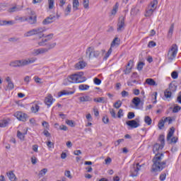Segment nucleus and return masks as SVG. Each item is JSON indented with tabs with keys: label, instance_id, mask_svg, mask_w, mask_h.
I'll return each mask as SVG.
<instances>
[{
	"label": "nucleus",
	"instance_id": "nucleus-1",
	"mask_svg": "<svg viewBox=\"0 0 181 181\" xmlns=\"http://www.w3.org/2000/svg\"><path fill=\"white\" fill-rule=\"evenodd\" d=\"M163 149V147L159 144H156L153 147V152L156 156L153 158V165L151 168L152 172H160L166 168V161L162 162V157L163 153H159V150Z\"/></svg>",
	"mask_w": 181,
	"mask_h": 181
},
{
	"label": "nucleus",
	"instance_id": "nucleus-2",
	"mask_svg": "<svg viewBox=\"0 0 181 181\" xmlns=\"http://www.w3.org/2000/svg\"><path fill=\"white\" fill-rule=\"evenodd\" d=\"M36 58H28L24 59H17L11 61L9 63L10 67H25V66H29V64H33L36 62Z\"/></svg>",
	"mask_w": 181,
	"mask_h": 181
},
{
	"label": "nucleus",
	"instance_id": "nucleus-3",
	"mask_svg": "<svg viewBox=\"0 0 181 181\" xmlns=\"http://www.w3.org/2000/svg\"><path fill=\"white\" fill-rule=\"evenodd\" d=\"M67 81H69V83H84V81H86L87 78L84 76L83 72H78V74H74L71 76H69L67 78Z\"/></svg>",
	"mask_w": 181,
	"mask_h": 181
},
{
	"label": "nucleus",
	"instance_id": "nucleus-4",
	"mask_svg": "<svg viewBox=\"0 0 181 181\" xmlns=\"http://www.w3.org/2000/svg\"><path fill=\"white\" fill-rule=\"evenodd\" d=\"M43 32H46V28H34L27 32L25 34H24V36H25V37H29V36H33L35 35H37L39 36V38L42 39V37L45 36V34H43Z\"/></svg>",
	"mask_w": 181,
	"mask_h": 181
},
{
	"label": "nucleus",
	"instance_id": "nucleus-5",
	"mask_svg": "<svg viewBox=\"0 0 181 181\" xmlns=\"http://www.w3.org/2000/svg\"><path fill=\"white\" fill-rule=\"evenodd\" d=\"M100 54H101V52L98 50H95L94 47H88L86 51V57L88 59H97L100 57Z\"/></svg>",
	"mask_w": 181,
	"mask_h": 181
},
{
	"label": "nucleus",
	"instance_id": "nucleus-6",
	"mask_svg": "<svg viewBox=\"0 0 181 181\" xmlns=\"http://www.w3.org/2000/svg\"><path fill=\"white\" fill-rule=\"evenodd\" d=\"M176 54H177V45L176 44H173L168 52L167 57L170 62H172L175 59Z\"/></svg>",
	"mask_w": 181,
	"mask_h": 181
},
{
	"label": "nucleus",
	"instance_id": "nucleus-7",
	"mask_svg": "<svg viewBox=\"0 0 181 181\" xmlns=\"http://www.w3.org/2000/svg\"><path fill=\"white\" fill-rule=\"evenodd\" d=\"M173 134H175V127H171L167 135V142L169 144H176L177 142L178 138L173 136ZM172 136L173 137L172 138Z\"/></svg>",
	"mask_w": 181,
	"mask_h": 181
},
{
	"label": "nucleus",
	"instance_id": "nucleus-8",
	"mask_svg": "<svg viewBox=\"0 0 181 181\" xmlns=\"http://www.w3.org/2000/svg\"><path fill=\"white\" fill-rule=\"evenodd\" d=\"M30 11L28 18H26L25 21L28 22L30 25H35L37 22V16H36V13L30 9H28Z\"/></svg>",
	"mask_w": 181,
	"mask_h": 181
},
{
	"label": "nucleus",
	"instance_id": "nucleus-9",
	"mask_svg": "<svg viewBox=\"0 0 181 181\" xmlns=\"http://www.w3.org/2000/svg\"><path fill=\"white\" fill-rule=\"evenodd\" d=\"M115 45H119V39L118 37H115L111 43L110 48L108 49L107 52H106L105 57H103V60H107L111 53H112V47L115 46Z\"/></svg>",
	"mask_w": 181,
	"mask_h": 181
},
{
	"label": "nucleus",
	"instance_id": "nucleus-10",
	"mask_svg": "<svg viewBox=\"0 0 181 181\" xmlns=\"http://www.w3.org/2000/svg\"><path fill=\"white\" fill-rule=\"evenodd\" d=\"M141 170V165H139V163L134 164L133 167L131 168L130 170V175L132 177H136L138 176V173Z\"/></svg>",
	"mask_w": 181,
	"mask_h": 181
},
{
	"label": "nucleus",
	"instance_id": "nucleus-11",
	"mask_svg": "<svg viewBox=\"0 0 181 181\" xmlns=\"http://www.w3.org/2000/svg\"><path fill=\"white\" fill-rule=\"evenodd\" d=\"M14 117H16L18 121H22L23 122L28 121V115L22 112H16L14 114Z\"/></svg>",
	"mask_w": 181,
	"mask_h": 181
},
{
	"label": "nucleus",
	"instance_id": "nucleus-12",
	"mask_svg": "<svg viewBox=\"0 0 181 181\" xmlns=\"http://www.w3.org/2000/svg\"><path fill=\"white\" fill-rule=\"evenodd\" d=\"M127 125H128V127H130V128H138V127H140V124H139V118H136V119H133V120H129L127 122H126Z\"/></svg>",
	"mask_w": 181,
	"mask_h": 181
},
{
	"label": "nucleus",
	"instance_id": "nucleus-13",
	"mask_svg": "<svg viewBox=\"0 0 181 181\" xmlns=\"http://www.w3.org/2000/svg\"><path fill=\"white\" fill-rule=\"evenodd\" d=\"M125 29V18L120 17L117 23V32H122Z\"/></svg>",
	"mask_w": 181,
	"mask_h": 181
},
{
	"label": "nucleus",
	"instance_id": "nucleus-14",
	"mask_svg": "<svg viewBox=\"0 0 181 181\" xmlns=\"http://www.w3.org/2000/svg\"><path fill=\"white\" fill-rule=\"evenodd\" d=\"M54 21H56V16L50 15L42 21V24L49 25V23H53Z\"/></svg>",
	"mask_w": 181,
	"mask_h": 181
},
{
	"label": "nucleus",
	"instance_id": "nucleus-15",
	"mask_svg": "<svg viewBox=\"0 0 181 181\" xmlns=\"http://www.w3.org/2000/svg\"><path fill=\"white\" fill-rule=\"evenodd\" d=\"M49 52L48 49L46 48H39L33 50V54L34 56H37L39 54H43L44 53H47Z\"/></svg>",
	"mask_w": 181,
	"mask_h": 181
},
{
	"label": "nucleus",
	"instance_id": "nucleus-16",
	"mask_svg": "<svg viewBox=\"0 0 181 181\" xmlns=\"http://www.w3.org/2000/svg\"><path fill=\"white\" fill-rule=\"evenodd\" d=\"M53 101H54V99H53V96L49 94L45 99V104L47 105L49 108V107L52 106V104H53Z\"/></svg>",
	"mask_w": 181,
	"mask_h": 181
},
{
	"label": "nucleus",
	"instance_id": "nucleus-17",
	"mask_svg": "<svg viewBox=\"0 0 181 181\" xmlns=\"http://www.w3.org/2000/svg\"><path fill=\"white\" fill-rule=\"evenodd\" d=\"M133 66H134V61L129 60L127 64L126 70L124 71V74H129V73H131V71L132 70Z\"/></svg>",
	"mask_w": 181,
	"mask_h": 181
},
{
	"label": "nucleus",
	"instance_id": "nucleus-18",
	"mask_svg": "<svg viewBox=\"0 0 181 181\" xmlns=\"http://www.w3.org/2000/svg\"><path fill=\"white\" fill-rule=\"evenodd\" d=\"M80 103H87L89 101H93V98L88 95L81 96L78 98Z\"/></svg>",
	"mask_w": 181,
	"mask_h": 181
},
{
	"label": "nucleus",
	"instance_id": "nucleus-19",
	"mask_svg": "<svg viewBox=\"0 0 181 181\" xmlns=\"http://www.w3.org/2000/svg\"><path fill=\"white\" fill-rule=\"evenodd\" d=\"M86 62L81 61L75 64V69H76V70H81L86 67Z\"/></svg>",
	"mask_w": 181,
	"mask_h": 181
},
{
	"label": "nucleus",
	"instance_id": "nucleus-20",
	"mask_svg": "<svg viewBox=\"0 0 181 181\" xmlns=\"http://www.w3.org/2000/svg\"><path fill=\"white\" fill-rule=\"evenodd\" d=\"M95 103H102V104H107V98L104 97L95 98L93 99Z\"/></svg>",
	"mask_w": 181,
	"mask_h": 181
},
{
	"label": "nucleus",
	"instance_id": "nucleus-21",
	"mask_svg": "<svg viewBox=\"0 0 181 181\" xmlns=\"http://www.w3.org/2000/svg\"><path fill=\"white\" fill-rule=\"evenodd\" d=\"M7 176L11 181H16V175L13 173V171L7 173Z\"/></svg>",
	"mask_w": 181,
	"mask_h": 181
},
{
	"label": "nucleus",
	"instance_id": "nucleus-22",
	"mask_svg": "<svg viewBox=\"0 0 181 181\" xmlns=\"http://www.w3.org/2000/svg\"><path fill=\"white\" fill-rule=\"evenodd\" d=\"M40 107H39V103H33V106L31 107L32 112L36 113L39 111Z\"/></svg>",
	"mask_w": 181,
	"mask_h": 181
},
{
	"label": "nucleus",
	"instance_id": "nucleus-23",
	"mask_svg": "<svg viewBox=\"0 0 181 181\" xmlns=\"http://www.w3.org/2000/svg\"><path fill=\"white\" fill-rule=\"evenodd\" d=\"M132 103L135 105V107H139V104H141V98L135 97L132 99Z\"/></svg>",
	"mask_w": 181,
	"mask_h": 181
},
{
	"label": "nucleus",
	"instance_id": "nucleus-24",
	"mask_svg": "<svg viewBox=\"0 0 181 181\" xmlns=\"http://www.w3.org/2000/svg\"><path fill=\"white\" fill-rule=\"evenodd\" d=\"M28 134V130L25 131V132L22 133L19 131L17 132V136L21 139V141H23L25 139V136Z\"/></svg>",
	"mask_w": 181,
	"mask_h": 181
},
{
	"label": "nucleus",
	"instance_id": "nucleus-25",
	"mask_svg": "<svg viewBox=\"0 0 181 181\" xmlns=\"http://www.w3.org/2000/svg\"><path fill=\"white\" fill-rule=\"evenodd\" d=\"M158 7V0H153L151 2V4L148 8L153 9V11L156 10V8Z\"/></svg>",
	"mask_w": 181,
	"mask_h": 181
},
{
	"label": "nucleus",
	"instance_id": "nucleus-26",
	"mask_svg": "<svg viewBox=\"0 0 181 181\" xmlns=\"http://www.w3.org/2000/svg\"><path fill=\"white\" fill-rule=\"evenodd\" d=\"M168 118L166 117L164 120L163 119H160L158 122V127L159 128V129H162V128H163V127H165V122H166V121H168Z\"/></svg>",
	"mask_w": 181,
	"mask_h": 181
},
{
	"label": "nucleus",
	"instance_id": "nucleus-27",
	"mask_svg": "<svg viewBox=\"0 0 181 181\" xmlns=\"http://www.w3.org/2000/svg\"><path fill=\"white\" fill-rule=\"evenodd\" d=\"M78 6H80V2H78V0H74L73 1V10L74 11L78 10Z\"/></svg>",
	"mask_w": 181,
	"mask_h": 181
},
{
	"label": "nucleus",
	"instance_id": "nucleus-28",
	"mask_svg": "<svg viewBox=\"0 0 181 181\" xmlns=\"http://www.w3.org/2000/svg\"><path fill=\"white\" fill-rule=\"evenodd\" d=\"M146 83V84H148V86H158L156 82L152 78H147Z\"/></svg>",
	"mask_w": 181,
	"mask_h": 181
},
{
	"label": "nucleus",
	"instance_id": "nucleus-29",
	"mask_svg": "<svg viewBox=\"0 0 181 181\" xmlns=\"http://www.w3.org/2000/svg\"><path fill=\"white\" fill-rule=\"evenodd\" d=\"M88 88H90V86L88 85L81 84L78 86V89L81 90V91H86V90H88Z\"/></svg>",
	"mask_w": 181,
	"mask_h": 181
},
{
	"label": "nucleus",
	"instance_id": "nucleus-30",
	"mask_svg": "<svg viewBox=\"0 0 181 181\" xmlns=\"http://www.w3.org/2000/svg\"><path fill=\"white\" fill-rule=\"evenodd\" d=\"M46 173H47V168H43L39 172L38 176L39 177H43Z\"/></svg>",
	"mask_w": 181,
	"mask_h": 181
},
{
	"label": "nucleus",
	"instance_id": "nucleus-31",
	"mask_svg": "<svg viewBox=\"0 0 181 181\" xmlns=\"http://www.w3.org/2000/svg\"><path fill=\"white\" fill-rule=\"evenodd\" d=\"M170 91L175 93L177 90V87L175 84L170 83L169 88H168Z\"/></svg>",
	"mask_w": 181,
	"mask_h": 181
},
{
	"label": "nucleus",
	"instance_id": "nucleus-32",
	"mask_svg": "<svg viewBox=\"0 0 181 181\" xmlns=\"http://www.w3.org/2000/svg\"><path fill=\"white\" fill-rule=\"evenodd\" d=\"M159 141L160 142L161 148H163L165 146V135H160L159 136Z\"/></svg>",
	"mask_w": 181,
	"mask_h": 181
},
{
	"label": "nucleus",
	"instance_id": "nucleus-33",
	"mask_svg": "<svg viewBox=\"0 0 181 181\" xmlns=\"http://www.w3.org/2000/svg\"><path fill=\"white\" fill-rule=\"evenodd\" d=\"M70 12H71V4H69L66 8L64 11L65 16L70 15Z\"/></svg>",
	"mask_w": 181,
	"mask_h": 181
},
{
	"label": "nucleus",
	"instance_id": "nucleus-34",
	"mask_svg": "<svg viewBox=\"0 0 181 181\" xmlns=\"http://www.w3.org/2000/svg\"><path fill=\"white\" fill-rule=\"evenodd\" d=\"M144 122L147 125L152 124V119H151V117H149V116H146L144 117Z\"/></svg>",
	"mask_w": 181,
	"mask_h": 181
},
{
	"label": "nucleus",
	"instance_id": "nucleus-35",
	"mask_svg": "<svg viewBox=\"0 0 181 181\" xmlns=\"http://www.w3.org/2000/svg\"><path fill=\"white\" fill-rule=\"evenodd\" d=\"M172 93L169 89H166L164 92V95L165 98H170L172 97Z\"/></svg>",
	"mask_w": 181,
	"mask_h": 181
},
{
	"label": "nucleus",
	"instance_id": "nucleus-36",
	"mask_svg": "<svg viewBox=\"0 0 181 181\" xmlns=\"http://www.w3.org/2000/svg\"><path fill=\"white\" fill-rule=\"evenodd\" d=\"M119 6V4L118 3H116L113 7V9L112 10V15H115V13H117Z\"/></svg>",
	"mask_w": 181,
	"mask_h": 181
},
{
	"label": "nucleus",
	"instance_id": "nucleus-37",
	"mask_svg": "<svg viewBox=\"0 0 181 181\" xmlns=\"http://www.w3.org/2000/svg\"><path fill=\"white\" fill-rule=\"evenodd\" d=\"M153 12H155V10H153V8H149L148 10L146 11L145 16H152Z\"/></svg>",
	"mask_w": 181,
	"mask_h": 181
},
{
	"label": "nucleus",
	"instance_id": "nucleus-38",
	"mask_svg": "<svg viewBox=\"0 0 181 181\" xmlns=\"http://www.w3.org/2000/svg\"><path fill=\"white\" fill-rule=\"evenodd\" d=\"M83 5L85 9H88L90 8V0H83Z\"/></svg>",
	"mask_w": 181,
	"mask_h": 181
},
{
	"label": "nucleus",
	"instance_id": "nucleus-39",
	"mask_svg": "<svg viewBox=\"0 0 181 181\" xmlns=\"http://www.w3.org/2000/svg\"><path fill=\"white\" fill-rule=\"evenodd\" d=\"M8 126V121L7 120H1L0 121V127L5 128V127Z\"/></svg>",
	"mask_w": 181,
	"mask_h": 181
},
{
	"label": "nucleus",
	"instance_id": "nucleus-40",
	"mask_svg": "<svg viewBox=\"0 0 181 181\" xmlns=\"http://www.w3.org/2000/svg\"><path fill=\"white\" fill-rule=\"evenodd\" d=\"M49 42V39L43 38L42 41L38 42L39 46H46V42Z\"/></svg>",
	"mask_w": 181,
	"mask_h": 181
},
{
	"label": "nucleus",
	"instance_id": "nucleus-41",
	"mask_svg": "<svg viewBox=\"0 0 181 181\" xmlns=\"http://www.w3.org/2000/svg\"><path fill=\"white\" fill-rule=\"evenodd\" d=\"M173 29H175V24H171L169 31H168V36H172L173 35Z\"/></svg>",
	"mask_w": 181,
	"mask_h": 181
},
{
	"label": "nucleus",
	"instance_id": "nucleus-42",
	"mask_svg": "<svg viewBox=\"0 0 181 181\" xmlns=\"http://www.w3.org/2000/svg\"><path fill=\"white\" fill-rule=\"evenodd\" d=\"M122 105V102H121V100H117L114 104L113 107H115V108H117L118 110V108H119Z\"/></svg>",
	"mask_w": 181,
	"mask_h": 181
},
{
	"label": "nucleus",
	"instance_id": "nucleus-43",
	"mask_svg": "<svg viewBox=\"0 0 181 181\" xmlns=\"http://www.w3.org/2000/svg\"><path fill=\"white\" fill-rule=\"evenodd\" d=\"M66 124H67V125H69V127H71L72 128L76 127V124H74V122L73 120L66 119Z\"/></svg>",
	"mask_w": 181,
	"mask_h": 181
},
{
	"label": "nucleus",
	"instance_id": "nucleus-44",
	"mask_svg": "<svg viewBox=\"0 0 181 181\" xmlns=\"http://www.w3.org/2000/svg\"><path fill=\"white\" fill-rule=\"evenodd\" d=\"M15 88V85L13 84V82H9L7 85V90H13Z\"/></svg>",
	"mask_w": 181,
	"mask_h": 181
},
{
	"label": "nucleus",
	"instance_id": "nucleus-45",
	"mask_svg": "<svg viewBox=\"0 0 181 181\" xmlns=\"http://www.w3.org/2000/svg\"><path fill=\"white\" fill-rule=\"evenodd\" d=\"M144 66H145V63L139 62V64H137V70H139V71H141V70L144 69Z\"/></svg>",
	"mask_w": 181,
	"mask_h": 181
},
{
	"label": "nucleus",
	"instance_id": "nucleus-46",
	"mask_svg": "<svg viewBox=\"0 0 181 181\" xmlns=\"http://www.w3.org/2000/svg\"><path fill=\"white\" fill-rule=\"evenodd\" d=\"M128 119H133V118H135V113L134 112H129L127 115Z\"/></svg>",
	"mask_w": 181,
	"mask_h": 181
},
{
	"label": "nucleus",
	"instance_id": "nucleus-47",
	"mask_svg": "<svg viewBox=\"0 0 181 181\" xmlns=\"http://www.w3.org/2000/svg\"><path fill=\"white\" fill-rule=\"evenodd\" d=\"M49 9H53L54 6V0H48Z\"/></svg>",
	"mask_w": 181,
	"mask_h": 181
},
{
	"label": "nucleus",
	"instance_id": "nucleus-48",
	"mask_svg": "<svg viewBox=\"0 0 181 181\" xmlns=\"http://www.w3.org/2000/svg\"><path fill=\"white\" fill-rule=\"evenodd\" d=\"M56 47V42H53V43H50L47 45V48H45V49H48V52L49 50H51V49H54V47Z\"/></svg>",
	"mask_w": 181,
	"mask_h": 181
},
{
	"label": "nucleus",
	"instance_id": "nucleus-49",
	"mask_svg": "<svg viewBox=\"0 0 181 181\" xmlns=\"http://www.w3.org/2000/svg\"><path fill=\"white\" fill-rule=\"evenodd\" d=\"M12 23V21H1L0 20V26H4L5 25H9Z\"/></svg>",
	"mask_w": 181,
	"mask_h": 181
},
{
	"label": "nucleus",
	"instance_id": "nucleus-50",
	"mask_svg": "<svg viewBox=\"0 0 181 181\" xmlns=\"http://www.w3.org/2000/svg\"><path fill=\"white\" fill-rule=\"evenodd\" d=\"M180 110H181V107L179 105H176L173 107V112H174V113L179 112V111H180Z\"/></svg>",
	"mask_w": 181,
	"mask_h": 181
},
{
	"label": "nucleus",
	"instance_id": "nucleus-51",
	"mask_svg": "<svg viewBox=\"0 0 181 181\" xmlns=\"http://www.w3.org/2000/svg\"><path fill=\"white\" fill-rule=\"evenodd\" d=\"M110 112L112 118H117V114L115 113V110L114 109H110Z\"/></svg>",
	"mask_w": 181,
	"mask_h": 181
},
{
	"label": "nucleus",
	"instance_id": "nucleus-52",
	"mask_svg": "<svg viewBox=\"0 0 181 181\" xmlns=\"http://www.w3.org/2000/svg\"><path fill=\"white\" fill-rule=\"evenodd\" d=\"M118 118H121V117H124V110L122 109H119L117 112Z\"/></svg>",
	"mask_w": 181,
	"mask_h": 181
},
{
	"label": "nucleus",
	"instance_id": "nucleus-53",
	"mask_svg": "<svg viewBox=\"0 0 181 181\" xmlns=\"http://www.w3.org/2000/svg\"><path fill=\"white\" fill-rule=\"evenodd\" d=\"M34 81L38 84H42V78H39V76H35Z\"/></svg>",
	"mask_w": 181,
	"mask_h": 181
},
{
	"label": "nucleus",
	"instance_id": "nucleus-54",
	"mask_svg": "<svg viewBox=\"0 0 181 181\" xmlns=\"http://www.w3.org/2000/svg\"><path fill=\"white\" fill-rule=\"evenodd\" d=\"M157 95H158V92H154V93H153V94H152V98H154V101L153 102V104H156V103H157V100H156V97H157Z\"/></svg>",
	"mask_w": 181,
	"mask_h": 181
},
{
	"label": "nucleus",
	"instance_id": "nucleus-55",
	"mask_svg": "<svg viewBox=\"0 0 181 181\" xmlns=\"http://www.w3.org/2000/svg\"><path fill=\"white\" fill-rule=\"evenodd\" d=\"M93 81L96 84V86H100V84H101V79H100L98 78H95L93 79Z\"/></svg>",
	"mask_w": 181,
	"mask_h": 181
},
{
	"label": "nucleus",
	"instance_id": "nucleus-56",
	"mask_svg": "<svg viewBox=\"0 0 181 181\" xmlns=\"http://www.w3.org/2000/svg\"><path fill=\"white\" fill-rule=\"evenodd\" d=\"M63 95H68V92L66 90H62L58 93V97H62Z\"/></svg>",
	"mask_w": 181,
	"mask_h": 181
},
{
	"label": "nucleus",
	"instance_id": "nucleus-57",
	"mask_svg": "<svg viewBox=\"0 0 181 181\" xmlns=\"http://www.w3.org/2000/svg\"><path fill=\"white\" fill-rule=\"evenodd\" d=\"M171 76H172V78H173L174 80H176V78H177L178 77V74L176 71H173L171 74Z\"/></svg>",
	"mask_w": 181,
	"mask_h": 181
},
{
	"label": "nucleus",
	"instance_id": "nucleus-58",
	"mask_svg": "<svg viewBox=\"0 0 181 181\" xmlns=\"http://www.w3.org/2000/svg\"><path fill=\"white\" fill-rule=\"evenodd\" d=\"M103 122H104V124H108V122H110V119H108L107 116H104L103 117Z\"/></svg>",
	"mask_w": 181,
	"mask_h": 181
},
{
	"label": "nucleus",
	"instance_id": "nucleus-59",
	"mask_svg": "<svg viewBox=\"0 0 181 181\" xmlns=\"http://www.w3.org/2000/svg\"><path fill=\"white\" fill-rule=\"evenodd\" d=\"M148 46L149 47H155V46H156V42H153V41H150V42H148Z\"/></svg>",
	"mask_w": 181,
	"mask_h": 181
},
{
	"label": "nucleus",
	"instance_id": "nucleus-60",
	"mask_svg": "<svg viewBox=\"0 0 181 181\" xmlns=\"http://www.w3.org/2000/svg\"><path fill=\"white\" fill-rule=\"evenodd\" d=\"M43 37H45V39H49V40H50L53 38V33L49 34L47 35H44Z\"/></svg>",
	"mask_w": 181,
	"mask_h": 181
},
{
	"label": "nucleus",
	"instance_id": "nucleus-61",
	"mask_svg": "<svg viewBox=\"0 0 181 181\" xmlns=\"http://www.w3.org/2000/svg\"><path fill=\"white\" fill-rule=\"evenodd\" d=\"M31 163L33 165H36V163H37V158H36L35 156L31 157Z\"/></svg>",
	"mask_w": 181,
	"mask_h": 181
},
{
	"label": "nucleus",
	"instance_id": "nucleus-62",
	"mask_svg": "<svg viewBox=\"0 0 181 181\" xmlns=\"http://www.w3.org/2000/svg\"><path fill=\"white\" fill-rule=\"evenodd\" d=\"M16 11H19V8L16 6H13L8 9V12H15Z\"/></svg>",
	"mask_w": 181,
	"mask_h": 181
},
{
	"label": "nucleus",
	"instance_id": "nucleus-63",
	"mask_svg": "<svg viewBox=\"0 0 181 181\" xmlns=\"http://www.w3.org/2000/svg\"><path fill=\"white\" fill-rule=\"evenodd\" d=\"M64 175H65V176H66V177L71 179V174L69 170L65 171Z\"/></svg>",
	"mask_w": 181,
	"mask_h": 181
},
{
	"label": "nucleus",
	"instance_id": "nucleus-64",
	"mask_svg": "<svg viewBox=\"0 0 181 181\" xmlns=\"http://www.w3.org/2000/svg\"><path fill=\"white\" fill-rule=\"evenodd\" d=\"M165 179H166V173H163L160 175V180L163 181Z\"/></svg>",
	"mask_w": 181,
	"mask_h": 181
}]
</instances>
